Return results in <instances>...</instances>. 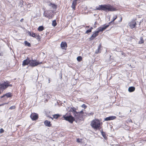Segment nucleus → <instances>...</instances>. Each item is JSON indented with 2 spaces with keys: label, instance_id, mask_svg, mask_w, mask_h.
<instances>
[{
  "label": "nucleus",
  "instance_id": "f3484780",
  "mask_svg": "<svg viewBox=\"0 0 146 146\" xmlns=\"http://www.w3.org/2000/svg\"><path fill=\"white\" fill-rule=\"evenodd\" d=\"M77 1L75 0H74L72 1L71 7L74 10L76 9V6L77 5Z\"/></svg>",
  "mask_w": 146,
  "mask_h": 146
},
{
  "label": "nucleus",
  "instance_id": "6e6552de",
  "mask_svg": "<svg viewBox=\"0 0 146 146\" xmlns=\"http://www.w3.org/2000/svg\"><path fill=\"white\" fill-rule=\"evenodd\" d=\"M137 25L136 22L135 20H132L129 23V25L131 29H133L136 27Z\"/></svg>",
  "mask_w": 146,
  "mask_h": 146
},
{
  "label": "nucleus",
  "instance_id": "412c9836",
  "mask_svg": "<svg viewBox=\"0 0 146 146\" xmlns=\"http://www.w3.org/2000/svg\"><path fill=\"white\" fill-rule=\"evenodd\" d=\"M135 90V88L133 86L129 87L128 88V91L129 92H134Z\"/></svg>",
  "mask_w": 146,
  "mask_h": 146
},
{
  "label": "nucleus",
  "instance_id": "aec40b11",
  "mask_svg": "<svg viewBox=\"0 0 146 146\" xmlns=\"http://www.w3.org/2000/svg\"><path fill=\"white\" fill-rule=\"evenodd\" d=\"M117 15H114L113 16V17L112 18V20L109 23V24H110L112 23H114V22L117 19Z\"/></svg>",
  "mask_w": 146,
  "mask_h": 146
},
{
  "label": "nucleus",
  "instance_id": "4be33fe9",
  "mask_svg": "<svg viewBox=\"0 0 146 146\" xmlns=\"http://www.w3.org/2000/svg\"><path fill=\"white\" fill-rule=\"evenodd\" d=\"M51 7L54 9H56L57 8V6L55 4L50 3L49 5Z\"/></svg>",
  "mask_w": 146,
  "mask_h": 146
},
{
  "label": "nucleus",
  "instance_id": "f8f14e48",
  "mask_svg": "<svg viewBox=\"0 0 146 146\" xmlns=\"http://www.w3.org/2000/svg\"><path fill=\"white\" fill-rule=\"evenodd\" d=\"M98 35L99 33H98V32L97 31H95L90 38V40H92L94 39L96 37L98 36Z\"/></svg>",
  "mask_w": 146,
  "mask_h": 146
},
{
  "label": "nucleus",
  "instance_id": "c756f323",
  "mask_svg": "<svg viewBox=\"0 0 146 146\" xmlns=\"http://www.w3.org/2000/svg\"><path fill=\"white\" fill-rule=\"evenodd\" d=\"M77 59L78 62L81 61L82 59V58L81 56H78L77 58Z\"/></svg>",
  "mask_w": 146,
  "mask_h": 146
},
{
  "label": "nucleus",
  "instance_id": "dca6fc26",
  "mask_svg": "<svg viewBox=\"0 0 146 146\" xmlns=\"http://www.w3.org/2000/svg\"><path fill=\"white\" fill-rule=\"evenodd\" d=\"M60 46L62 49H64L67 47V45L66 42H62L61 43Z\"/></svg>",
  "mask_w": 146,
  "mask_h": 146
},
{
  "label": "nucleus",
  "instance_id": "a18cd8bd",
  "mask_svg": "<svg viewBox=\"0 0 146 146\" xmlns=\"http://www.w3.org/2000/svg\"><path fill=\"white\" fill-rule=\"evenodd\" d=\"M95 24H97V22H95Z\"/></svg>",
  "mask_w": 146,
  "mask_h": 146
},
{
  "label": "nucleus",
  "instance_id": "20e7f679",
  "mask_svg": "<svg viewBox=\"0 0 146 146\" xmlns=\"http://www.w3.org/2000/svg\"><path fill=\"white\" fill-rule=\"evenodd\" d=\"M10 82L8 81L4 82L0 84V88L2 91L7 88L9 86L12 87V85L11 84H10Z\"/></svg>",
  "mask_w": 146,
  "mask_h": 146
},
{
  "label": "nucleus",
  "instance_id": "f257e3e1",
  "mask_svg": "<svg viewBox=\"0 0 146 146\" xmlns=\"http://www.w3.org/2000/svg\"><path fill=\"white\" fill-rule=\"evenodd\" d=\"M96 10L103 11L106 12L115 11L117 9L113 5L110 4L99 5L96 7Z\"/></svg>",
  "mask_w": 146,
  "mask_h": 146
},
{
  "label": "nucleus",
  "instance_id": "0eeeda50",
  "mask_svg": "<svg viewBox=\"0 0 146 146\" xmlns=\"http://www.w3.org/2000/svg\"><path fill=\"white\" fill-rule=\"evenodd\" d=\"M30 117L33 121H35L38 118V114L33 113L30 115Z\"/></svg>",
  "mask_w": 146,
  "mask_h": 146
},
{
  "label": "nucleus",
  "instance_id": "09e8293b",
  "mask_svg": "<svg viewBox=\"0 0 146 146\" xmlns=\"http://www.w3.org/2000/svg\"><path fill=\"white\" fill-rule=\"evenodd\" d=\"M76 1H78V0H75Z\"/></svg>",
  "mask_w": 146,
  "mask_h": 146
},
{
  "label": "nucleus",
  "instance_id": "423d86ee",
  "mask_svg": "<svg viewBox=\"0 0 146 146\" xmlns=\"http://www.w3.org/2000/svg\"><path fill=\"white\" fill-rule=\"evenodd\" d=\"M42 62L37 61L36 60H30L29 65L32 67H35L38 64H42Z\"/></svg>",
  "mask_w": 146,
  "mask_h": 146
},
{
  "label": "nucleus",
  "instance_id": "2eb2a0df",
  "mask_svg": "<svg viewBox=\"0 0 146 146\" xmlns=\"http://www.w3.org/2000/svg\"><path fill=\"white\" fill-rule=\"evenodd\" d=\"M116 117L115 116H110L109 117H106L105 119V121H109L110 120H112L116 119Z\"/></svg>",
  "mask_w": 146,
  "mask_h": 146
},
{
  "label": "nucleus",
  "instance_id": "7c9ffc66",
  "mask_svg": "<svg viewBox=\"0 0 146 146\" xmlns=\"http://www.w3.org/2000/svg\"><path fill=\"white\" fill-rule=\"evenodd\" d=\"M78 113H79L78 114V115L77 116V119H79V117L80 115V114H83L84 113L83 111L82 110L80 112H78Z\"/></svg>",
  "mask_w": 146,
  "mask_h": 146
},
{
  "label": "nucleus",
  "instance_id": "c9c22d12",
  "mask_svg": "<svg viewBox=\"0 0 146 146\" xmlns=\"http://www.w3.org/2000/svg\"><path fill=\"white\" fill-rule=\"evenodd\" d=\"M4 132V130L2 128H1L0 129V133H3Z\"/></svg>",
  "mask_w": 146,
  "mask_h": 146
},
{
  "label": "nucleus",
  "instance_id": "72a5a7b5",
  "mask_svg": "<svg viewBox=\"0 0 146 146\" xmlns=\"http://www.w3.org/2000/svg\"><path fill=\"white\" fill-rule=\"evenodd\" d=\"M15 108H16L15 106H11L10 107V108H9V109L12 110L13 109H15Z\"/></svg>",
  "mask_w": 146,
  "mask_h": 146
},
{
  "label": "nucleus",
  "instance_id": "cd10ccee",
  "mask_svg": "<svg viewBox=\"0 0 146 146\" xmlns=\"http://www.w3.org/2000/svg\"><path fill=\"white\" fill-rule=\"evenodd\" d=\"M92 29H93V28L92 27H91L89 29H88L85 32V33L88 34L89 33H90L91 32L92 30Z\"/></svg>",
  "mask_w": 146,
  "mask_h": 146
},
{
  "label": "nucleus",
  "instance_id": "bb28decb",
  "mask_svg": "<svg viewBox=\"0 0 146 146\" xmlns=\"http://www.w3.org/2000/svg\"><path fill=\"white\" fill-rule=\"evenodd\" d=\"M101 133H102V136L105 139H106V138H107V137L106 136V134L102 130L101 131Z\"/></svg>",
  "mask_w": 146,
  "mask_h": 146
},
{
  "label": "nucleus",
  "instance_id": "1a4fd4ad",
  "mask_svg": "<svg viewBox=\"0 0 146 146\" xmlns=\"http://www.w3.org/2000/svg\"><path fill=\"white\" fill-rule=\"evenodd\" d=\"M12 96L13 94L12 93L8 92L1 96V98H4V100H6L7 98L12 97Z\"/></svg>",
  "mask_w": 146,
  "mask_h": 146
},
{
  "label": "nucleus",
  "instance_id": "a19ab883",
  "mask_svg": "<svg viewBox=\"0 0 146 146\" xmlns=\"http://www.w3.org/2000/svg\"><path fill=\"white\" fill-rule=\"evenodd\" d=\"M48 117L49 118H51L52 119H53V117H51V116H48Z\"/></svg>",
  "mask_w": 146,
  "mask_h": 146
},
{
  "label": "nucleus",
  "instance_id": "49530a36",
  "mask_svg": "<svg viewBox=\"0 0 146 146\" xmlns=\"http://www.w3.org/2000/svg\"><path fill=\"white\" fill-rule=\"evenodd\" d=\"M93 114H94V113H91V114H92V115H93Z\"/></svg>",
  "mask_w": 146,
  "mask_h": 146
},
{
  "label": "nucleus",
  "instance_id": "4c0bfd02",
  "mask_svg": "<svg viewBox=\"0 0 146 146\" xmlns=\"http://www.w3.org/2000/svg\"><path fill=\"white\" fill-rule=\"evenodd\" d=\"M128 121L129 122L132 123V121L131 119H129L128 120Z\"/></svg>",
  "mask_w": 146,
  "mask_h": 146
},
{
  "label": "nucleus",
  "instance_id": "393cba45",
  "mask_svg": "<svg viewBox=\"0 0 146 146\" xmlns=\"http://www.w3.org/2000/svg\"><path fill=\"white\" fill-rule=\"evenodd\" d=\"M44 27L42 26H41L38 27V30L39 31H41L44 30Z\"/></svg>",
  "mask_w": 146,
  "mask_h": 146
},
{
  "label": "nucleus",
  "instance_id": "a211bd4d",
  "mask_svg": "<svg viewBox=\"0 0 146 146\" xmlns=\"http://www.w3.org/2000/svg\"><path fill=\"white\" fill-rule=\"evenodd\" d=\"M44 124L46 126L48 127H51L52 125L50 122L47 120L44 121Z\"/></svg>",
  "mask_w": 146,
  "mask_h": 146
},
{
  "label": "nucleus",
  "instance_id": "c85d7f7f",
  "mask_svg": "<svg viewBox=\"0 0 146 146\" xmlns=\"http://www.w3.org/2000/svg\"><path fill=\"white\" fill-rule=\"evenodd\" d=\"M52 25L54 27H55L57 25V23L56 20H54L52 21Z\"/></svg>",
  "mask_w": 146,
  "mask_h": 146
},
{
  "label": "nucleus",
  "instance_id": "4468645a",
  "mask_svg": "<svg viewBox=\"0 0 146 146\" xmlns=\"http://www.w3.org/2000/svg\"><path fill=\"white\" fill-rule=\"evenodd\" d=\"M102 44H100L98 47V49L96 50L95 53L97 54L99 53H101L102 50Z\"/></svg>",
  "mask_w": 146,
  "mask_h": 146
},
{
  "label": "nucleus",
  "instance_id": "6ab92c4d",
  "mask_svg": "<svg viewBox=\"0 0 146 146\" xmlns=\"http://www.w3.org/2000/svg\"><path fill=\"white\" fill-rule=\"evenodd\" d=\"M32 37L36 38L37 39H40V36L38 34L34 33L33 35L32 36Z\"/></svg>",
  "mask_w": 146,
  "mask_h": 146
},
{
  "label": "nucleus",
  "instance_id": "de8ad7c7",
  "mask_svg": "<svg viewBox=\"0 0 146 146\" xmlns=\"http://www.w3.org/2000/svg\"><path fill=\"white\" fill-rule=\"evenodd\" d=\"M116 24H117V23H116Z\"/></svg>",
  "mask_w": 146,
  "mask_h": 146
},
{
  "label": "nucleus",
  "instance_id": "473e14b6",
  "mask_svg": "<svg viewBox=\"0 0 146 146\" xmlns=\"http://www.w3.org/2000/svg\"><path fill=\"white\" fill-rule=\"evenodd\" d=\"M82 139H80L79 138H77L76 139V141L78 143H81L82 141Z\"/></svg>",
  "mask_w": 146,
  "mask_h": 146
},
{
  "label": "nucleus",
  "instance_id": "ea45409f",
  "mask_svg": "<svg viewBox=\"0 0 146 146\" xmlns=\"http://www.w3.org/2000/svg\"><path fill=\"white\" fill-rule=\"evenodd\" d=\"M0 56H3V54L2 52H0Z\"/></svg>",
  "mask_w": 146,
  "mask_h": 146
},
{
  "label": "nucleus",
  "instance_id": "ddd939ff",
  "mask_svg": "<svg viewBox=\"0 0 146 146\" xmlns=\"http://www.w3.org/2000/svg\"><path fill=\"white\" fill-rule=\"evenodd\" d=\"M30 60L29 58H27L26 60H24L23 61L22 65L23 66H25L28 65L29 64H30Z\"/></svg>",
  "mask_w": 146,
  "mask_h": 146
},
{
  "label": "nucleus",
  "instance_id": "b1692460",
  "mask_svg": "<svg viewBox=\"0 0 146 146\" xmlns=\"http://www.w3.org/2000/svg\"><path fill=\"white\" fill-rule=\"evenodd\" d=\"M25 45V46L30 47L31 46V44L27 42V41H25L24 42Z\"/></svg>",
  "mask_w": 146,
  "mask_h": 146
},
{
  "label": "nucleus",
  "instance_id": "f704fd0d",
  "mask_svg": "<svg viewBox=\"0 0 146 146\" xmlns=\"http://www.w3.org/2000/svg\"><path fill=\"white\" fill-rule=\"evenodd\" d=\"M82 107L83 108H84V109H86V108H87V106H86L85 104H83L82 105Z\"/></svg>",
  "mask_w": 146,
  "mask_h": 146
},
{
  "label": "nucleus",
  "instance_id": "2f4dec72",
  "mask_svg": "<svg viewBox=\"0 0 146 146\" xmlns=\"http://www.w3.org/2000/svg\"><path fill=\"white\" fill-rule=\"evenodd\" d=\"M28 33L30 36H31L32 37V36L33 35V34H34V33L31 32L30 31H28Z\"/></svg>",
  "mask_w": 146,
  "mask_h": 146
},
{
  "label": "nucleus",
  "instance_id": "e433bc0d",
  "mask_svg": "<svg viewBox=\"0 0 146 146\" xmlns=\"http://www.w3.org/2000/svg\"><path fill=\"white\" fill-rule=\"evenodd\" d=\"M122 17H121L120 19V20L118 22L119 23H120V22H121V21H122Z\"/></svg>",
  "mask_w": 146,
  "mask_h": 146
},
{
  "label": "nucleus",
  "instance_id": "5701e85b",
  "mask_svg": "<svg viewBox=\"0 0 146 146\" xmlns=\"http://www.w3.org/2000/svg\"><path fill=\"white\" fill-rule=\"evenodd\" d=\"M53 119L54 118L57 119L60 117L61 116V115H60L59 114H55L52 115Z\"/></svg>",
  "mask_w": 146,
  "mask_h": 146
},
{
  "label": "nucleus",
  "instance_id": "c03bdc74",
  "mask_svg": "<svg viewBox=\"0 0 146 146\" xmlns=\"http://www.w3.org/2000/svg\"><path fill=\"white\" fill-rule=\"evenodd\" d=\"M1 89L0 88V94H1Z\"/></svg>",
  "mask_w": 146,
  "mask_h": 146
},
{
  "label": "nucleus",
  "instance_id": "9d476101",
  "mask_svg": "<svg viewBox=\"0 0 146 146\" xmlns=\"http://www.w3.org/2000/svg\"><path fill=\"white\" fill-rule=\"evenodd\" d=\"M109 26V25H106L103 26L102 27H100L98 29V31H97L99 33L100 32H102Z\"/></svg>",
  "mask_w": 146,
  "mask_h": 146
},
{
  "label": "nucleus",
  "instance_id": "79ce46f5",
  "mask_svg": "<svg viewBox=\"0 0 146 146\" xmlns=\"http://www.w3.org/2000/svg\"><path fill=\"white\" fill-rule=\"evenodd\" d=\"M8 103H5L4 104H3L2 105H0V106H2V105H4L5 104H8Z\"/></svg>",
  "mask_w": 146,
  "mask_h": 146
},
{
  "label": "nucleus",
  "instance_id": "7ed1b4c3",
  "mask_svg": "<svg viewBox=\"0 0 146 146\" xmlns=\"http://www.w3.org/2000/svg\"><path fill=\"white\" fill-rule=\"evenodd\" d=\"M53 12V11L50 10H45L44 12L43 15L44 17L48 18V19H50L54 16Z\"/></svg>",
  "mask_w": 146,
  "mask_h": 146
},
{
  "label": "nucleus",
  "instance_id": "58836bf2",
  "mask_svg": "<svg viewBox=\"0 0 146 146\" xmlns=\"http://www.w3.org/2000/svg\"><path fill=\"white\" fill-rule=\"evenodd\" d=\"M23 20L24 19L23 18H22L20 20V21L21 22H23Z\"/></svg>",
  "mask_w": 146,
  "mask_h": 146
},
{
  "label": "nucleus",
  "instance_id": "f03ea898",
  "mask_svg": "<svg viewBox=\"0 0 146 146\" xmlns=\"http://www.w3.org/2000/svg\"><path fill=\"white\" fill-rule=\"evenodd\" d=\"M102 125V122L98 119H95L92 121L90 124L92 127L95 130L100 129Z\"/></svg>",
  "mask_w": 146,
  "mask_h": 146
},
{
  "label": "nucleus",
  "instance_id": "9b49d317",
  "mask_svg": "<svg viewBox=\"0 0 146 146\" xmlns=\"http://www.w3.org/2000/svg\"><path fill=\"white\" fill-rule=\"evenodd\" d=\"M71 111L72 112L74 116L75 117L76 119H77V116L79 113L76 111V109L74 108H71Z\"/></svg>",
  "mask_w": 146,
  "mask_h": 146
},
{
  "label": "nucleus",
  "instance_id": "a878e982",
  "mask_svg": "<svg viewBox=\"0 0 146 146\" xmlns=\"http://www.w3.org/2000/svg\"><path fill=\"white\" fill-rule=\"evenodd\" d=\"M144 42L143 38L142 37H140V40L138 42L139 44H142Z\"/></svg>",
  "mask_w": 146,
  "mask_h": 146
},
{
  "label": "nucleus",
  "instance_id": "39448f33",
  "mask_svg": "<svg viewBox=\"0 0 146 146\" xmlns=\"http://www.w3.org/2000/svg\"><path fill=\"white\" fill-rule=\"evenodd\" d=\"M62 117L64 118V119L66 121H68L69 122L71 123H72L75 120V119L74 117H73L72 115H67V114L63 115Z\"/></svg>",
  "mask_w": 146,
  "mask_h": 146
},
{
  "label": "nucleus",
  "instance_id": "37998d69",
  "mask_svg": "<svg viewBox=\"0 0 146 146\" xmlns=\"http://www.w3.org/2000/svg\"><path fill=\"white\" fill-rule=\"evenodd\" d=\"M89 27V26H86V28H88Z\"/></svg>",
  "mask_w": 146,
  "mask_h": 146
}]
</instances>
